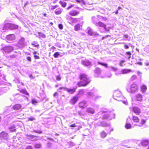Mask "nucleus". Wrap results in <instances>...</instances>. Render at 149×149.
<instances>
[{
	"instance_id": "obj_1",
	"label": "nucleus",
	"mask_w": 149,
	"mask_h": 149,
	"mask_svg": "<svg viewBox=\"0 0 149 149\" xmlns=\"http://www.w3.org/2000/svg\"><path fill=\"white\" fill-rule=\"evenodd\" d=\"M114 99L118 101L122 102L123 103L127 105V102L125 98L122 96L121 92L118 90L115 91L113 93Z\"/></svg>"
},
{
	"instance_id": "obj_2",
	"label": "nucleus",
	"mask_w": 149,
	"mask_h": 149,
	"mask_svg": "<svg viewBox=\"0 0 149 149\" xmlns=\"http://www.w3.org/2000/svg\"><path fill=\"white\" fill-rule=\"evenodd\" d=\"M79 77L80 79L83 81L78 82L77 83V85L79 87L86 86L90 82V80L88 77L87 76L84 74H80Z\"/></svg>"
},
{
	"instance_id": "obj_3",
	"label": "nucleus",
	"mask_w": 149,
	"mask_h": 149,
	"mask_svg": "<svg viewBox=\"0 0 149 149\" xmlns=\"http://www.w3.org/2000/svg\"><path fill=\"white\" fill-rule=\"evenodd\" d=\"M0 139L1 141L6 143L9 140V135L8 133L3 131L0 133Z\"/></svg>"
},
{
	"instance_id": "obj_4",
	"label": "nucleus",
	"mask_w": 149,
	"mask_h": 149,
	"mask_svg": "<svg viewBox=\"0 0 149 149\" xmlns=\"http://www.w3.org/2000/svg\"><path fill=\"white\" fill-rule=\"evenodd\" d=\"M127 91L130 93H134L137 91L138 90V87L135 84H133L131 85L130 87L127 88Z\"/></svg>"
},
{
	"instance_id": "obj_5",
	"label": "nucleus",
	"mask_w": 149,
	"mask_h": 149,
	"mask_svg": "<svg viewBox=\"0 0 149 149\" xmlns=\"http://www.w3.org/2000/svg\"><path fill=\"white\" fill-rule=\"evenodd\" d=\"M115 114L112 112H107L103 116V118L110 120L113 118H114Z\"/></svg>"
},
{
	"instance_id": "obj_6",
	"label": "nucleus",
	"mask_w": 149,
	"mask_h": 149,
	"mask_svg": "<svg viewBox=\"0 0 149 149\" xmlns=\"http://www.w3.org/2000/svg\"><path fill=\"white\" fill-rule=\"evenodd\" d=\"M13 49V47L11 46H6L2 48L3 50L6 53H9Z\"/></svg>"
},
{
	"instance_id": "obj_7",
	"label": "nucleus",
	"mask_w": 149,
	"mask_h": 149,
	"mask_svg": "<svg viewBox=\"0 0 149 149\" xmlns=\"http://www.w3.org/2000/svg\"><path fill=\"white\" fill-rule=\"evenodd\" d=\"M88 34L90 36H99V34L96 32L94 31L89 27L86 30Z\"/></svg>"
},
{
	"instance_id": "obj_8",
	"label": "nucleus",
	"mask_w": 149,
	"mask_h": 149,
	"mask_svg": "<svg viewBox=\"0 0 149 149\" xmlns=\"http://www.w3.org/2000/svg\"><path fill=\"white\" fill-rule=\"evenodd\" d=\"M76 89V88H73L72 89L66 87H61L59 88V89H63L64 91H66L70 94L74 93Z\"/></svg>"
},
{
	"instance_id": "obj_9",
	"label": "nucleus",
	"mask_w": 149,
	"mask_h": 149,
	"mask_svg": "<svg viewBox=\"0 0 149 149\" xmlns=\"http://www.w3.org/2000/svg\"><path fill=\"white\" fill-rule=\"evenodd\" d=\"M6 26L8 27V29L13 30L17 29L18 28V26L14 24L9 23H6Z\"/></svg>"
},
{
	"instance_id": "obj_10",
	"label": "nucleus",
	"mask_w": 149,
	"mask_h": 149,
	"mask_svg": "<svg viewBox=\"0 0 149 149\" xmlns=\"http://www.w3.org/2000/svg\"><path fill=\"white\" fill-rule=\"evenodd\" d=\"M130 111H133L136 115H139L141 113V110L138 107H133L130 108Z\"/></svg>"
},
{
	"instance_id": "obj_11",
	"label": "nucleus",
	"mask_w": 149,
	"mask_h": 149,
	"mask_svg": "<svg viewBox=\"0 0 149 149\" xmlns=\"http://www.w3.org/2000/svg\"><path fill=\"white\" fill-rule=\"evenodd\" d=\"M131 71V70L129 69H123L118 72H117L115 73L116 74L118 75L119 74H124L128 73Z\"/></svg>"
},
{
	"instance_id": "obj_12",
	"label": "nucleus",
	"mask_w": 149,
	"mask_h": 149,
	"mask_svg": "<svg viewBox=\"0 0 149 149\" xmlns=\"http://www.w3.org/2000/svg\"><path fill=\"white\" fill-rule=\"evenodd\" d=\"M6 39L7 40L12 41L15 39V37L14 34H9L6 36Z\"/></svg>"
},
{
	"instance_id": "obj_13",
	"label": "nucleus",
	"mask_w": 149,
	"mask_h": 149,
	"mask_svg": "<svg viewBox=\"0 0 149 149\" xmlns=\"http://www.w3.org/2000/svg\"><path fill=\"white\" fill-rule=\"evenodd\" d=\"M87 106L86 102V101L84 100L80 102L79 104V106L81 109H83L86 107Z\"/></svg>"
},
{
	"instance_id": "obj_14",
	"label": "nucleus",
	"mask_w": 149,
	"mask_h": 149,
	"mask_svg": "<svg viewBox=\"0 0 149 149\" xmlns=\"http://www.w3.org/2000/svg\"><path fill=\"white\" fill-rule=\"evenodd\" d=\"M87 96L88 97H92L93 99L96 100L98 98L101 97L100 96H96L93 95V94L91 92H88L87 93Z\"/></svg>"
},
{
	"instance_id": "obj_15",
	"label": "nucleus",
	"mask_w": 149,
	"mask_h": 149,
	"mask_svg": "<svg viewBox=\"0 0 149 149\" xmlns=\"http://www.w3.org/2000/svg\"><path fill=\"white\" fill-rule=\"evenodd\" d=\"M26 136L27 139L32 141H35L36 140L37 136L31 134H26Z\"/></svg>"
},
{
	"instance_id": "obj_16",
	"label": "nucleus",
	"mask_w": 149,
	"mask_h": 149,
	"mask_svg": "<svg viewBox=\"0 0 149 149\" xmlns=\"http://www.w3.org/2000/svg\"><path fill=\"white\" fill-rule=\"evenodd\" d=\"M79 12L76 10H72L69 13V14L72 16H75L78 15Z\"/></svg>"
},
{
	"instance_id": "obj_17",
	"label": "nucleus",
	"mask_w": 149,
	"mask_h": 149,
	"mask_svg": "<svg viewBox=\"0 0 149 149\" xmlns=\"http://www.w3.org/2000/svg\"><path fill=\"white\" fill-rule=\"evenodd\" d=\"M96 19H97V18L95 17H92V20L95 23V22H94V20ZM96 23L100 27H102L104 28L106 26L105 24L100 22H99L98 23L97 22H96Z\"/></svg>"
},
{
	"instance_id": "obj_18",
	"label": "nucleus",
	"mask_w": 149,
	"mask_h": 149,
	"mask_svg": "<svg viewBox=\"0 0 149 149\" xmlns=\"http://www.w3.org/2000/svg\"><path fill=\"white\" fill-rule=\"evenodd\" d=\"M19 44L22 47H24L26 45V44L24 42V38H22L19 41Z\"/></svg>"
},
{
	"instance_id": "obj_19",
	"label": "nucleus",
	"mask_w": 149,
	"mask_h": 149,
	"mask_svg": "<svg viewBox=\"0 0 149 149\" xmlns=\"http://www.w3.org/2000/svg\"><path fill=\"white\" fill-rule=\"evenodd\" d=\"M82 64L85 66H90L91 65V63L88 60H83L82 61Z\"/></svg>"
},
{
	"instance_id": "obj_20",
	"label": "nucleus",
	"mask_w": 149,
	"mask_h": 149,
	"mask_svg": "<svg viewBox=\"0 0 149 149\" xmlns=\"http://www.w3.org/2000/svg\"><path fill=\"white\" fill-rule=\"evenodd\" d=\"M21 108L22 106L21 104H17L13 106L12 108L13 109L17 111L21 109Z\"/></svg>"
},
{
	"instance_id": "obj_21",
	"label": "nucleus",
	"mask_w": 149,
	"mask_h": 149,
	"mask_svg": "<svg viewBox=\"0 0 149 149\" xmlns=\"http://www.w3.org/2000/svg\"><path fill=\"white\" fill-rule=\"evenodd\" d=\"M6 24L3 26H1L0 28V31L2 32H4L6 30H8V27L6 26Z\"/></svg>"
},
{
	"instance_id": "obj_22",
	"label": "nucleus",
	"mask_w": 149,
	"mask_h": 149,
	"mask_svg": "<svg viewBox=\"0 0 149 149\" xmlns=\"http://www.w3.org/2000/svg\"><path fill=\"white\" fill-rule=\"evenodd\" d=\"M77 95H76L71 100L70 102L71 104H74L78 100V97Z\"/></svg>"
},
{
	"instance_id": "obj_23",
	"label": "nucleus",
	"mask_w": 149,
	"mask_h": 149,
	"mask_svg": "<svg viewBox=\"0 0 149 149\" xmlns=\"http://www.w3.org/2000/svg\"><path fill=\"white\" fill-rule=\"evenodd\" d=\"M94 109L91 107H88L87 108L86 112L91 114H93L95 113Z\"/></svg>"
},
{
	"instance_id": "obj_24",
	"label": "nucleus",
	"mask_w": 149,
	"mask_h": 149,
	"mask_svg": "<svg viewBox=\"0 0 149 149\" xmlns=\"http://www.w3.org/2000/svg\"><path fill=\"white\" fill-rule=\"evenodd\" d=\"M101 72V69L99 68H96L94 70V73L97 76L99 75Z\"/></svg>"
},
{
	"instance_id": "obj_25",
	"label": "nucleus",
	"mask_w": 149,
	"mask_h": 149,
	"mask_svg": "<svg viewBox=\"0 0 149 149\" xmlns=\"http://www.w3.org/2000/svg\"><path fill=\"white\" fill-rule=\"evenodd\" d=\"M141 144L143 146H147L149 144V141L147 140H143L141 142Z\"/></svg>"
},
{
	"instance_id": "obj_26",
	"label": "nucleus",
	"mask_w": 149,
	"mask_h": 149,
	"mask_svg": "<svg viewBox=\"0 0 149 149\" xmlns=\"http://www.w3.org/2000/svg\"><path fill=\"white\" fill-rule=\"evenodd\" d=\"M136 99L137 101H141L142 100V97L140 94H138L136 95Z\"/></svg>"
},
{
	"instance_id": "obj_27",
	"label": "nucleus",
	"mask_w": 149,
	"mask_h": 149,
	"mask_svg": "<svg viewBox=\"0 0 149 149\" xmlns=\"http://www.w3.org/2000/svg\"><path fill=\"white\" fill-rule=\"evenodd\" d=\"M80 24H78L75 25L74 26V30L75 31H77L80 29L81 27Z\"/></svg>"
},
{
	"instance_id": "obj_28",
	"label": "nucleus",
	"mask_w": 149,
	"mask_h": 149,
	"mask_svg": "<svg viewBox=\"0 0 149 149\" xmlns=\"http://www.w3.org/2000/svg\"><path fill=\"white\" fill-rule=\"evenodd\" d=\"M62 10V9H61L60 8H58L55 10L54 13L56 15H59L61 13Z\"/></svg>"
},
{
	"instance_id": "obj_29",
	"label": "nucleus",
	"mask_w": 149,
	"mask_h": 149,
	"mask_svg": "<svg viewBox=\"0 0 149 149\" xmlns=\"http://www.w3.org/2000/svg\"><path fill=\"white\" fill-rule=\"evenodd\" d=\"M146 120H144L143 119H142L140 123H139V125H137L136 124H134V125H138L139 127H141V126L142 125H144L146 123Z\"/></svg>"
},
{
	"instance_id": "obj_30",
	"label": "nucleus",
	"mask_w": 149,
	"mask_h": 149,
	"mask_svg": "<svg viewBox=\"0 0 149 149\" xmlns=\"http://www.w3.org/2000/svg\"><path fill=\"white\" fill-rule=\"evenodd\" d=\"M141 88L142 92L143 93L146 92L147 88L146 86L144 85L141 86Z\"/></svg>"
},
{
	"instance_id": "obj_31",
	"label": "nucleus",
	"mask_w": 149,
	"mask_h": 149,
	"mask_svg": "<svg viewBox=\"0 0 149 149\" xmlns=\"http://www.w3.org/2000/svg\"><path fill=\"white\" fill-rule=\"evenodd\" d=\"M107 135V133L104 131H102L100 133V136L102 138H105Z\"/></svg>"
},
{
	"instance_id": "obj_32",
	"label": "nucleus",
	"mask_w": 149,
	"mask_h": 149,
	"mask_svg": "<svg viewBox=\"0 0 149 149\" xmlns=\"http://www.w3.org/2000/svg\"><path fill=\"white\" fill-rule=\"evenodd\" d=\"M15 128V126L14 125H13L10 127L9 128V129L11 132H15L16 131V129Z\"/></svg>"
},
{
	"instance_id": "obj_33",
	"label": "nucleus",
	"mask_w": 149,
	"mask_h": 149,
	"mask_svg": "<svg viewBox=\"0 0 149 149\" xmlns=\"http://www.w3.org/2000/svg\"><path fill=\"white\" fill-rule=\"evenodd\" d=\"M71 21L72 23H75L79 21V18H71Z\"/></svg>"
},
{
	"instance_id": "obj_34",
	"label": "nucleus",
	"mask_w": 149,
	"mask_h": 149,
	"mask_svg": "<svg viewBox=\"0 0 149 149\" xmlns=\"http://www.w3.org/2000/svg\"><path fill=\"white\" fill-rule=\"evenodd\" d=\"M132 120L134 122L137 123L139 122V120L138 118L136 116H133V117Z\"/></svg>"
},
{
	"instance_id": "obj_35",
	"label": "nucleus",
	"mask_w": 149,
	"mask_h": 149,
	"mask_svg": "<svg viewBox=\"0 0 149 149\" xmlns=\"http://www.w3.org/2000/svg\"><path fill=\"white\" fill-rule=\"evenodd\" d=\"M84 91L83 90H81L79 91V93L77 95L78 97H79V95L81 96L84 94Z\"/></svg>"
},
{
	"instance_id": "obj_36",
	"label": "nucleus",
	"mask_w": 149,
	"mask_h": 149,
	"mask_svg": "<svg viewBox=\"0 0 149 149\" xmlns=\"http://www.w3.org/2000/svg\"><path fill=\"white\" fill-rule=\"evenodd\" d=\"M125 127L127 129H131L132 128L131 125L127 123H126Z\"/></svg>"
},
{
	"instance_id": "obj_37",
	"label": "nucleus",
	"mask_w": 149,
	"mask_h": 149,
	"mask_svg": "<svg viewBox=\"0 0 149 149\" xmlns=\"http://www.w3.org/2000/svg\"><path fill=\"white\" fill-rule=\"evenodd\" d=\"M39 34V38L42 37L44 38H45L46 37V36L44 33H42L39 32H38Z\"/></svg>"
},
{
	"instance_id": "obj_38",
	"label": "nucleus",
	"mask_w": 149,
	"mask_h": 149,
	"mask_svg": "<svg viewBox=\"0 0 149 149\" xmlns=\"http://www.w3.org/2000/svg\"><path fill=\"white\" fill-rule=\"evenodd\" d=\"M98 64H100L104 66L106 68H107L109 67L107 64V63H103L101 62H98Z\"/></svg>"
},
{
	"instance_id": "obj_39",
	"label": "nucleus",
	"mask_w": 149,
	"mask_h": 149,
	"mask_svg": "<svg viewBox=\"0 0 149 149\" xmlns=\"http://www.w3.org/2000/svg\"><path fill=\"white\" fill-rule=\"evenodd\" d=\"M58 7V6L57 5H56L54 6L51 5L50 6L49 8L51 10H54L55 9Z\"/></svg>"
},
{
	"instance_id": "obj_40",
	"label": "nucleus",
	"mask_w": 149,
	"mask_h": 149,
	"mask_svg": "<svg viewBox=\"0 0 149 149\" xmlns=\"http://www.w3.org/2000/svg\"><path fill=\"white\" fill-rule=\"evenodd\" d=\"M59 3L60 4H61L62 6L63 7H65L66 6V3L65 2H63L61 1H60L59 2Z\"/></svg>"
},
{
	"instance_id": "obj_41",
	"label": "nucleus",
	"mask_w": 149,
	"mask_h": 149,
	"mask_svg": "<svg viewBox=\"0 0 149 149\" xmlns=\"http://www.w3.org/2000/svg\"><path fill=\"white\" fill-rule=\"evenodd\" d=\"M78 3H80V2L83 4H85V2L84 0H75Z\"/></svg>"
},
{
	"instance_id": "obj_42",
	"label": "nucleus",
	"mask_w": 149,
	"mask_h": 149,
	"mask_svg": "<svg viewBox=\"0 0 149 149\" xmlns=\"http://www.w3.org/2000/svg\"><path fill=\"white\" fill-rule=\"evenodd\" d=\"M109 68H111L112 70L114 72L118 70V69L117 68H116V67H113V66H109Z\"/></svg>"
},
{
	"instance_id": "obj_43",
	"label": "nucleus",
	"mask_w": 149,
	"mask_h": 149,
	"mask_svg": "<svg viewBox=\"0 0 149 149\" xmlns=\"http://www.w3.org/2000/svg\"><path fill=\"white\" fill-rule=\"evenodd\" d=\"M59 55V52H56L54 54V56L55 58H57Z\"/></svg>"
},
{
	"instance_id": "obj_44",
	"label": "nucleus",
	"mask_w": 149,
	"mask_h": 149,
	"mask_svg": "<svg viewBox=\"0 0 149 149\" xmlns=\"http://www.w3.org/2000/svg\"><path fill=\"white\" fill-rule=\"evenodd\" d=\"M126 54L129 56V57H127L128 59H129L131 57V54L130 52H126Z\"/></svg>"
},
{
	"instance_id": "obj_45",
	"label": "nucleus",
	"mask_w": 149,
	"mask_h": 149,
	"mask_svg": "<svg viewBox=\"0 0 149 149\" xmlns=\"http://www.w3.org/2000/svg\"><path fill=\"white\" fill-rule=\"evenodd\" d=\"M34 146L36 148H39L41 147V145L40 143H37L35 144Z\"/></svg>"
},
{
	"instance_id": "obj_46",
	"label": "nucleus",
	"mask_w": 149,
	"mask_h": 149,
	"mask_svg": "<svg viewBox=\"0 0 149 149\" xmlns=\"http://www.w3.org/2000/svg\"><path fill=\"white\" fill-rule=\"evenodd\" d=\"M98 17L100 19H102V21H105L107 19L106 17H104L101 16H98Z\"/></svg>"
},
{
	"instance_id": "obj_47",
	"label": "nucleus",
	"mask_w": 149,
	"mask_h": 149,
	"mask_svg": "<svg viewBox=\"0 0 149 149\" xmlns=\"http://www.w3.org/2000/svg\"><path fill=\"white\" fill-rule=\"evenodd\" d=\"M38 102L37 101L34 99H32L31 100V103L32 104H35Z\"/></svg>"
},
{
	"instance_id": "obj_48",
	"label": "nucleus",
	"mask_w": 149,
	"mask_h": 149,
	"mask_svg": "<svg viewBox=\"0 0 149 149\" xmlns=\"http://www.w3.org/2000/svg\"><path fill=\"white\" fill-rule=\"evenodd\" d=\"M108 125L105 122H102V124H101V126L106 127Z\"/></svg>"
},
{
	"instance_id": "obj_49",
	"label": "nucleus",
	"mask_w": 149,
	"mask_h": 149,
	"mask_svg": "<svg viewBox=\"0 0 149 149\" xmlns=\"http://www.w3.org/2000/svg\"><path fill=\"white\" fill-rule=\"evenodd\" d=\"M35 119V118L32 116H31L30 117L28 118V120L29 121H32Z\"/></svg>"
},
{
	"instance_id": "obj_50",
	"label": "nucleus",
	"mask_w": 149,
	"mask_h": 149,
	"mask_svg": "<svg viewBox=\"0 0 149 149\" xmlns=\"http://www.w3.org/2000/svg\"><path fill=\"white\" fill-rule=\"evenodd\" d=\"M33 132H35L38 133L39 134H42V131L40 130H33Z\"/></svg>"
},
{
	"instance_id": "obj_51",
	"label": "nucleus",
	"mask_w": 149,
	"mask_h": 149,
	"mask_svg": "<svg viewBox=\"0 0 149 149\" xmlns=\"http://www.w3.org/2000/svg\"><path fill=\"white\" fill-rule=\"evenodd\" d=\"M16 136H14L13 138V139H14L13 140V143L14 145L15 146H17V145H15V143H16V142L15 140V139H16Z\"/></svg>"
},
{
	"instance_id": "obj_52",
	"label": "nucleus",
	"mask_w": 149,
	"mask_h": 149,
	"mask_svg": "<svg viewBox=\"0 0 149 149\" xmlns=\"http://www.w3.org/2000/svg\"><path fill=\"white\" fill-rule=\"evenodd\" d=\"M136 78V76L135 75H133L131 78V79L132 80H133L135 79Z\"/></svg>"
},
{
	"instance_id": "obj_53",
	"label": "nucleus",
	"mask_w": 149,
	"mask_h": 149,
	"mask_svg": "<svg viewBox=\"0 0 149 149\" xmlns=\"http://www.w3.org/2000/svg\"><path fill=\"white\" fill-rule=\"evenodd\" d=\"M59 28L61 29H63V26L61 24H59L58 25Z\"/></svg>"
},
{
	"instance_id": "obj_54",
	"label": "nucleus",
	"mask_w": 149,
	"mask_h": 149,
	"mask_svg": "<svg viewBox=\"0 0 149 149\" xmlns=\"http://www.w3.org/2000/svg\"><path fill=\"white\" fill-rule=\"evenodd\" d=\"M29 76L31 79H33L35 78V77H33L32 74L29 75Z\"/></svg>"
},
{
	"instance_id": "obj_55",
	"label": "nucleus",
	"mask_w": 149,
	"mask_h": 149,
	"mask_svg": "<svg viewBox=\"0 0 149 149\" xmlns=\"http://www.w3.org/2000/svg\"><path fill=\"white\" fill-rule=\"evenodd\" d=\"M26 59L29 62H31V58L30 57V56H28L26 57Z\"/></svg>"
},
{
	"instance_id": "obj_56",
	"label": "nucleus",
	"mask_w": 149,
	"mask_h": 149,
	"mask_svg": "<svg viewBox=\"0 0 149 149\" xmlns=\"http://www.w3.org/2000/svg\"><path fill=\"white\" fill-rule=\"evenodd\" d=\"M74 6V5H71L69 7H68L67 8V10H69L70 9V8H72V7H73Z\"/></svg>"
},
{
	"instance_id": "obj_57",
	"label": "nucleus",
	"mask_w": 149,
	"mask_h": 149,
	"mask_svg": "<svg viewBox=\"0 0 149 149\" xmlns=\"http://www.w3.org/2000/svg\"><path fill=\"white\" fill-rule=\"evenodd\" d=\"M58 93L57 92H55L54 93V94L53 95V96L54 97H56V96H58Z\"/></svg>"
},
{
	"instance_id": "obj_58",
	"label": "nucleus",
	"mask_w": 149,
	"mask_h": 149,
	"mask_svg": "<svg viewBox=\"0 0 149 149\" xmlns=\"http://www.w3.org/2000/svg\"><path fill=\"white\" fill-rule=\"evenodd\" d=\"M102 122H98L97 123V125L98 126H101Z\"/></svg>"
},
{
	"instance_id": "obj_59",
	"label": "nucleus",
	"mask_w": 149,
	"mask_h": 149,
	"mask_svg": "<svg viewBox=\"0 0 149 149\" xmlns=\"http://www.w3.org/2000/svg\"><path fill=\"white\" fill-rule=\"evenodd\" d=\"M112 76V74L111 73H109L106 76L108 77H110Z\"/></svg>"
},
{
	"instance_id": "obj_60",
	"label": "nucleus",
	"mask_w": 149,
	"mask_h": 149,
	"mask_svg": "<svg viewBox=\"0 0 149 149\" xmlns=\"http://www.w3.org/2000/svg\"><path fill=\"white\" fill-rule=\"evenodd\" d=\"M124 62L123 61H120V65L121 66H123V63Z\"/></svg>"
},
{
	"instance_id": "obj_61",
	"label": "nucleus",
	"mask_w": 149,
	"mask_h": 149,
	"mask_svg": "<svg viewBox=\"0 0 149 149\" xmlns=\"http://www.w3.org/2000/svg\"><path fill=\"white\" fill-rule=\"evenodd\" d=\"M75 145L74 143L73 142H70V146H73Z\"/></svg>"
},
{
	"instance_id": "obj_62",
	"label": "nucleus",
	"mask_w": 149,
	"mask_h": 149,
	"mask_svg": "<svg viewBox=\"0 0 149 149\" xmlns=\"http://www.w3.org/2000/svg\"><path fill=\"white\" fill-rule=\"evenodd\" d=\"M104 28L106 30L108 31H109L110 29V28L109 27H106V26L104 27Z\"/></svg>"
},
{
	"instance_id": "obj_63",
	"label": "nucleus",
	"mask_w": 149,
	"mask_h": 149,
	"mask_svg": "<svg viewBox=\"0 0 149 149\" xmlns=\"http://www.w3.org/2000/svg\"><path fill=\"white\" fill-rule=\"evenodd\" d=\"M34 57L36 59H39L40 58L39 56L37 55H34Z\"/></svg>"
},
{
	"instance_id": "obj_64",
	"label": "nucleus",
	"mask_w": 149,
	"mask_h": 149,
	"mask_svg": "<svg viewBox=\"0 0 149 149\" xmlns=\"http://www.w3.org/2000/svg\"><path fill=\"white\" fill-rule=\"evenodd\" d=\"M25 149H32V148L31 146H28Z\"/></svg>"
}]
</instances>
